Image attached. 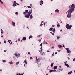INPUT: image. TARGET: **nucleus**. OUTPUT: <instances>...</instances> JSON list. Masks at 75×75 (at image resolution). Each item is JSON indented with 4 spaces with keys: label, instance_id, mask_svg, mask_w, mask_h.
Masks as SVG:
<instances>
[{
    "label": "nucleus",
    "instance_id": "nucleus-48",
    "mask_svg": "<svg viewBox=\"0 0 75 75\" xmlns=\"http://www.w3.org/2000/svg\"><path fill=\"white\" fill-rule=\"evenodd\" d=\"M69 49V48H66V50H68Z\"/></svg>",
    "mask_w": 75,
    "mask_h": 75
},
{
    "label": "nucleus",
    "instance_id": "nucleus-3",
    "mask_svg": "<svg viewBox=\"0 0 75 75\" xmlns=\"http://www.w3.org/2000/svg\"><path fill=\"white\" fill-rule=\"evenodd\" d=\"M66 28H67V29H69V30H70L71 28V26H70L68 24H67L66 25Z\"/></svg>",
    "mask_w": 75,
    "mask_h": 75
},
{
    "label": "nucleus",
    "instance_id": "nucleus-41",
    "mask_svg": "<svg viewBox=\"0 0 75 75\" xmlns=\"http://www.w3.org/2000/svg\"><path fill=\"white\" fill-rule=\"evenodd\" d=\"M41 47H42V43H41V44L40 45Z\"/></svg>",
    "mask_w": 75,
    "mask_h": 75
},
{
    "label": "nucleus",
    "instance_id": "nucleus-51",
    "mask_svg": "<svg viewBox=\"0 0 75 75\" xmlns=\"http://www.w3.org/2000/svg\"><path fill=\"white\" fill-rule=\"evenodd\" d=\"M41 35H39L38 37H40V36H41Z\"/></svg>",
    "mask_w": 75,
    "mask_h": 75
},
{
    "label": "nucleus",
    "instance_id": "nucleus-59",
    "mask_svg": "<svg viewBox=\"0 0 75 75\" xmlns=\"http://www.w3.org/2000/svg\"><path fill=\"white\" fill-rule=\"evenodd\" d=\"M24 67H25V64H24Z\"/></svg>",
    "mask_w": 75,
    "mask_h": 75
},
{
    "label": "nucleus",
    "instance_id": "nucleus-34",
    "mask_svg": "<svg viewBox=\"0 0 75 75\" xmlns=\"http://www.w3.org/2000/svg\"><path fill=\"white\" fill-rule=\"evenodd\" d=\"M19 62H20L19 61L18 62L16 63V65H18V64H19Z\"/></svg>",
    "mask_w": 75,
    "mask_h": 75
},
{
    "label": "nucleus",
    "instance_id": "nucleus-35",
    "mask_svg": "<svg viewBox=\"0 0 75 75\" xmlns=\"http://www.w3.org/2000/svg\"><path fill=\"white\" fill-rule=\"evenodd\" d=\"M43 25V24L41 23L40 25V26H41V27H42Z\"/></svg>",
    "mask_w": 75,
    "mask_h": 75
},
{
    "label": "nucleus",
    "instance_id": "nucleus-31",
    "mask_svg": "<svg viewBox=\"0 0 75 75\" xmlns=\"http://www.w3.org/2000/svg\"><path fill=\"white\" fill-rule=\"evenodd\" d=\"M27 7L28 8H31V7L30 6H28Z\"/></svg>",
    "mask_w": 75,
    "mask_h": 75
},
{
    "label": "nucleus",
    "instance_id": "nucleus-16",
    "mask_svg": "<svg viewBox=\"0 0 75 75\" xmlns=\"http://www.w3.org/2000/svg\"><path fill=\"white\" fill-rule=\"evenodd\" d=\"M26 54L27 55H30V52H28L26 53Z\"/></svg>",
    "mask_w": 75,
    "mask_h": 75
},
{
    "label": "nucleus",
    "instance_id": "nucleus-38",
    "mask_svg": "<svg viewBox=\"0 0 75 75\" xmlns=\"http://www.w3.org/2000/svg\"><path fill=\"white\" fill-rule=\"evenodd\" d=\"M41 55H42L43 54H44V52L43 53H41Z\"/></svg>",
    "mask_w": 75,
    "mask_h": 75
},
{
    "label": "nucleus",
    "instance_id": "nucleus-64",
    "mask_svg": "<svg viewBox=\"0 0 75 75\" xmlns=\"http://www.w3.org/2000/svg\"><path fill=\"white\" fill-rule=\"evenodd\" d=\"M48 73H47V74H46V75H48Z\"/></svg>",
    "mask_w": 75,
    "mask_h": 75
},
{
    "label": "nucleus",
    "instance_id": "nucleus-37",
    "mask_svg": "<svg viewBox=\"0 0 75 75\" xmlns=\"http://www.w3.org/2000/svg\"><path fill=\"white\" fill-rule=\"evenodd\" d=\"M54 55V53H53V54L52 55L51 57H53Z\"/></svg>",
    "mask_w": 75,
    "mask_h": 75
},
{
    "label": "nucleus",
    "instance_id": "nucleus-57",
    "mask_svg": "<svg viewBox=\"0 0 75 75\" xmlns=\"http://www.w3.org/2000/svg\"><path fill=\"white\" fill-rule=\"evenodd\" d=\"M4 52H6V51L5 50H4Z\"/></svg>",
    "mask_w": 75,
    "mask_h": 75
},
{
    "label": "nucleus",
    "instance_id": "nucleus-19",
    "mask_svg": "<svg viewBox=\"0 0 75 75\" xmlns=\"http://www.w3.org/2000/svg\"><path fill=\"white\" fill-rule=\"evenodd\" d=\"M72 71H71V72H69L68 73V75H70L71 74H72Z\"/></svg>",
    "mask_w": 75,
    "mask_h": 75
},
{
    "label": "nucleus",
    "instance_id": "nucleus-25",
    "mask_svg": "<svg viewBox=\"0 0 75 75\" xmlns=\"http://www.w3.org/2000/svg\"><path fill=\"white\" fill-rule=\"evenodd\" d=\"M32 37H33V36L32 35L30 36L29 37V39H30V38H32Z\"/></svg>",
    "mask_w": 75,
    "mask_h": 75
},
{
    "label": "nucleus",
    "instance_id": "nucleus-55",
    "mask_svg": "<svg viewBox=\"0 0 75 75\" xmlns=\"http://www.w3.org/2000/svg\"><path fill=\"white\" fill-rule=\"evenodd\" d=\"M54 48V47L53 46L52 47V48Z\"/></svg>",
    "mask_w": 75,
    "mask_h": 75
},
{
    "label": "nucleus",
    "instance_id": "nucleus-6",
    "mask_svg": "<svg viewBox=\"0 0 75 75\" xmlns=\"http://www.w3.org/2000/svg\"><path fill=\"white\" fill-rule=\"evenodd\" d=\"M28 12V10H26L25 11V12H23V14H26V13H27Z\"/></svg>",
    "mask_w": 75,
    "mask_h": 75
},
{
    "label": "nucleus",
    "instance_id": "nucleus-8",
    "mask_svg": "<svg viewBox=\"0 0 75 75\" xmlns=\"http://www.w3.org/2000/svg\"><path fill=\"white\" fill-rule=\"evenodd\" d=\"M43 44H48V43L47 42H46L45 41V40H44V41L43 42Z\"/></svg>",
    "mask_w": 75,
    "mask_h": 75
},
{
    "label": "nucleus",
    "instance_id": "nucleus-45",
    "mask_svg": "<svg viewBox=\"0 0 75 75\" xmlns=\"http://www.w3.org/2000/svg\"><path fill=\"white\" fill-rule=\"evenodd\" d=\"M30 59H33V57H31L30 58Z\"/></svg>",
    "mask_w": 75,
    "mask_h": 75
},
{
    "label": "nucleus",
    "instance_id": "nucleus-28",
    "mask_svg": "<svg viewBox=\"0 0 75 75\" xmlns=\"http://www.w3.org/2000/svg\"><path fill=\"white\" fill-rule=\"evenodd\" d=\"M59 70V72H60V71H59V70H60V69H57V70L56 71V72H58V71Z\"/></svg>",
    "mask_w": 75,
    "mask_h": 75
},
{
    "label": "nucleus",
    "instance_id": "nucleus-13",
    "mask_svg": "<svg viewBox=\"0 0 75 75\" xmlns=\"http://www.w3.org/2000/svg\"><path fill=\"white\" fill-rule=\"evenodd\" d=\"M53 29V28L51 27L50 28V29H49V30L50 31H52Z\"/></svg>",
    "mask_w": 75,
    "mask_h": 75
},
{
    "label": "nucleus",
    "instance_id": "nucleus-15",
    "mask_svg": "<svg viewBox=\"0 0 75 75\" xmlns=\"http://www.w3.org/2000/svg\"><path fill=\"white\" fill-rule=\"evenodd\" d=\"M64 64L65 66H66V67H69V65H68V64H67L65 63Z\"/></svg>",
    "mask_w": 75,
    "mask_h": 75
},
{
    "label": "nucleus",
    "instance_id": "nucleus-47",
    "mask_svg": "<svg viewBox=\"0 0 75 75\" xmlns=\"http://www.w3.org/2000/svg\"><path fill=\"white\" fill-rule=\"evenodd\" d=\"M55 27V25H53L52 27Z\"/></svg>",
    "mask_w": 75,
    "mask_h": 75
},
{
    "label": "nucleus",
    "instance_id": "nucleus-12",
    "mask_svg": "<svg viewBox=\"0 0 75 75\" xmlns=\"http://www.w3.org/2000/svg\"><path fill=\"white\" fill-rule=\"evenodd\" d=\"M58 46L59 48H61V47H62V46L61 45H58Z\"/></svg>",
    "mask_w": 75,
    "mask_h": 75
},
{
    "label": "nucleus",
    "instance_id": "nucleus-10",
    "mask_svg": "<svg viewBox=\"0 0 75 75\" xmlns=\"http://www.w3.org/2000/svg\"><path fill=\"white\" fill-rule=\"evenodd\" d=\"M12 25L14 27H15V23L14 22H12Z\"/></svg>",
    "mask_w": 75,
    "mask_h": 75
},
{
    "label": "nucleus",
    "instance_id": "nucleus-11",
    "mask_svg": "<svg viewBox=\"0 0 75 75\" xmlns=\"http://www.w3.org/2000/svg\"><path fill=\"white\" fill-rule=\"evenodd\" d=\"M55 12L57 13H59V11L58 9H56L55 10Z\"/></svg>",
    "mask_w": 75,
    "mask_h": 75
},
{
    "label": "nucleus",
    "instance_id": "nucleus-9",
    "mask_svg": "<svg viewBox=\"0 0 75 75\" xmlns=\"http://www.w3.org/2000/svg\"><path fill=\"white\" fill-rule=\"evenodd\" d=\"M57 67H58V66H55L54 67V70L56 69H57Z\"/></svg>",
    "mask_w": 75,
    "mask_h": 75
},
{
    "label": "nucleus",
    "instance_id": "nucleus-32",
    "mask_svg": "<svg viewBox=\"0 0 75 75\" xmlns=\"http://www.w3.org/2000/svg\"><path fill=\"white\" fill-rule=\"evenodd\" d=\"M54 64L53 63H52L51 64V67H53V65Z\"/></svg>",
    "mask_w": 75,
    "mask_h": 75
},
{
    "label": "nucleus",
    "instance_id": "nucleus-17",
    "mask_svg": "<svg viewBox=\"0 0 75 75\" xmlns=\"http://www.w3.org/2000/svg\"><path fill=\"white\" fill-rule=\"evenodd\" d=\"M23 40H26V38L24 37L22 39Z\"/></svg>",
    "mask_w": 75,
    "mask_h": 75
},
{
    "label": "nucleus",
    "instance_id": "nucleus-62",
    "mask_svg": "<svg viewBox=\"0 0 75 75\" xmlns=\"http://www.w3.org/2000/svg\"><path fill=\"white\" fill-rule=\"evenodd\" d=\"M60 31L61 32V31H62V29L60 30Z\"/></svg>",
    "mask_w": 75,
    "mask_h": 75
},
{
    "label": "nucleus",
    "instance_id": "nucleus-29",
    "mask_svg": "<svg viewBox=\"0 0 75 75\" xmlns=\"http://www.w3.org/2000/svg\"><path fill=\"white\" fill-rule=\"evenodd\" d=\"M1 34H3V29H1Z\"/></svg>",
    "mask_w": 75,
    "mask_h": 75
},
{
    "label": "nucleus",
    "instance_id": "nucleus-56",
    "mask_svg": "<svg viewBox=\"0 0 75 75\" xmlns=\"http://www.w3.org/2000/svg\"><path fill=\"white\" fill-rule=\"evenodd\" d=\"M44 25H45V22L43 24Z\"/></svg>",
    "mask_w": 75,
    "mask_h": 75
},
{
    "label": "nucleus",
    "instance_id": "nucleus-36",
    "mask_svg": "<svg viewBox=\"0 0 75 75\" xmlns=\"http://www.w3.org/2000/svg\"><path fill=\"white\" fill-rule=\"evenodd\" d=\"M2 61L3 62H6V61L4 60H3Z\"/></svg>",
    "mask_w": 75,
    "mask_h": 75
},
{
    "label": "nucleus",
    "instance_id": "nucleus-30",
    "mask_svg": "<svg viewBox=\"0 0 75 75\" xmlns=\"http://www.w3.org/2000/svg\"><path fill=\"white\" fill-rule=\"evenodd\" d=\"M59 38H60V37L59 36H58L57 37V39L58 40H59Z\"/></svg>",
    "mask_w": 75,
    "mask_h": 75
},
{
    "label": "nucleus",
    "instance_id": "nucleus-14",
    "mask_svg": "<svg viewBox=\"0 0 75 75\" xmlns=\"http://www.w3.org/2000/svg\"><path fill=\"white\" fill-rule=\"evenodd\" d=\"M30 19H32L33 18V16H32V15L31 14L30 16Z\"/></svg>",
    "mask_w": 75,
    "mask_h": 75
},
{
    "label": "nucleus",
    "instance_id": "nucleus-7",
    "mask_svg": "<svg viewBox=\"0 0 75 75\" xmlns=\"http://www.w3.org/2000/svg\"><path fill=\"white\" fill-rule=\"evenodd\" d=\"M40 5H42V4H43L44 3V2H43V1L41 0L40 1Z\"/></svg>",
    "mask_w": 75,
    "mask_h": 75
},
{
    "label": "nucleus",
    "instance_id": "nucleus-23",
    "mask_svg": "<svg viewBox=\"0 0 75 75\" xmlns=\"http://www.w3.org/2000/svg\"><path fill=\"white\" fill-rule=\"evenodd\" d=\"M9 64H13V62L12 61L10 62H9Z\"/></svg>",
    "mask_w": 75,
    "mask_h": 75
},
{
    "label": "nucleus",
    "instance_id": "nucleus-63",
    "mask_svg": "<svg viewBox=\"0 0 75 75\" xmlns=\"http://www.w3.org/2000/svg\"><path fill=\"white\" fill-rule=\"evenodd\" d=\"M18 41H20V39H18Z\"/></svg>",
    "mask_w": 75,
    "mask_h": 75
},
{
    "label": "nucleus",
    "instance_id": "nucleus-58",
    "mask_svg": "<svg viewBox=\"0 0 75 75\" xmlns=\"http://www.w3.org/2000/svg\"><path fill=\"white\" fill-rule=\"evenodd\" d=\"M20 75H23V74H20Z\"/></svg>",
    "mask_w": 75,
    "mask_h": 75
},
{
    "label": "nucleus",
    "instance_id": "nucleus-43",
    "mask_svg": "<svg viewBox=\"0 0 75 75\" xmlns=\"http://www.w3.org/2000/svg\"><path fill=\"white\" fill-rule=\"evenodd\" d=\"M56 70H54L53 71V72H56Z\"/></svg>",
    "mask_w": 75,
    "mask_h": 75
},
{
    "label": "nucleus",
    "instance_id": "nucleus-2",
    "mask_svg": "<svg viewBox=\"0 0 75 75\" xmlns=\"http://www.w3.org/2000/svg\"><path fill=\"white\" fill-rule=\"evenodd\" d=\"M32 13V9H31L29 11V12H28V14H24L25 15V16L26 18H29L30 17V16L31 15V14Z\"/></svg>",
    "mask_w": 75,
    "mask_h": 75
},
{
    "label": "nucleus",
    "instance_id": "nucleus-40",
    "mask_svg": "<svg viewBox=\"0 0 75 75\" xmlns=\"http://www.w3.org/2000/svg\"><path fill=\"white\" fill-rule=\"evenodd\" d=\"M4 43H5V44H6V41H4Z\"/></svg>",
    "mask_w": 75,
    "mask_h": 75
},
{
    "label": "nucleus",
    "instance_id": "nucleus-33",
    "mask_svg": "<svg viewBox=\"0 0 75 75\" xmlns=\"http://www.w3.org/2000/svg\"><path fill=\"white\" fill-rule=\"evenodd\" d=\"M15 14L16 15H18V13L17 12H16L15 13Z\"/></svg>",
    "mask_w": 75,
    "mask_h": 75
},
{
    "label": "nucleus",
    "instance_id": "nucleus-20",
    "mask_svg": "<svg viewBox=\"0 0 75 75\" xmlns=\"http://www.w3.org/2000/svg\"><path fill=\"white\" fill-rule=\"evenodd\" d=\"M71 52V51H70V50H67V53H70Z\"/></svg>",
    "mask_w": 75,
    "mask_h": 75
},
{
    "label": "nucleus",
    "instance_id": "nucleus-39",
    "mask_svg": "<svg viewBox=\"0 0 75 75\" xmlns=\"http://www.w3.org/2000/svg\"><path fill=\"white\" fill-rule=\"evenodd\" d=\"M0 2H1V4H3V2L1 1Z\"/></svg>",
    "mask_w": 75,
    "mask_h": 75
},
{
    "label": "nucleus",
    "instance_id": "nucleus-50",
    "mask_svg": "<svg viewBox=\"0 0 75 75\" xmlns=\"http://www.w3.org/2000/svg\"><path fill=\"white\" fill-rule=\"evenodd\" d=\"M20 75V73H19V74L17 73V75Z\"/></svg>",
    "mask_w": 75,
    "mask_h": 75
},
{
    "label": "nucleus",
    "instance_id": "nucleus-42",
    "mask_svg": "<svg viewBox=\"0 0 75 75\" xmlns=\"http://www.w3.org/2000/svg\"><path fill=\"white\" fill-rule=\"evenodd\" d=\"M38 41H39V42H41V39H39L38 40Z\"/></svg>",
    "mask_w": 75,
    "mask_h": 75
},
{
    "label": "nucleus",
    "instance_id": "nucleus-54",
    "mask_svg": "<svg viewBox=\"0 0 75 75\" xmlns=\"http://www.w3.org/2000/svg\"><path fill=\"white\" fill-rule=\"evenodd\" d=\"M63 47H64V48H65V46H64V45H63Z\"/></svg>",
    "mask_w": 75,
    "mask_h": 75
},
{
    "label": "nucleus",
    "instance_id": "nucleus-21",
    "mask_svg": "<svg viewBox=\"0 0 75 75\" xmlns=\"http://www.w3.org/2000/svg\"><path fill=\"white\" fill-rule=\"evenodd\" d=\"M8 42H9V43H10V44H11H11H12V42H11V43H10V42H11V40H8Z\"/></svg>",
    "mask_w": 75,
    "mask_h": 75
},
{
    "label": "nucleus",
    "instance_id": "nucleus-24",
    "mask_svg": "<svg viewBox=\"0 0 75 75\" xmlns=\"http://www.w3.org/2000/svg\"><path fill=\"white\" fill-rule=\"evenodd\" d=\"M39 61H40V59L39 58H38L37 61L36 62V63L39 62Z\"/></svg>",
    "mask_w": 75,
    "mask_h": 75
},
{
    "label": "nucleus",
    "instance_id": "nucleus-60",
    "mask_svg": "<svg viewBox=\"0 0 75 75\" xmlns=\"http://www.w3.org/2000/svg\"><path fill=\"white\" fill-rule=\"evenodd\" d=\"M1 71H2V70H0V72H1Z\"/></svg>",
    "mask_w": 75,
    "mask_h": 75
},
{
    "label": "nucleus",
    "instance_id": "nucleus-52",
    "mask_svg": "<svg viewBox=\"0 0 75 75\" xmlns=\"http://www.w3.org/2000/svg\"><path fill=\"white\" fill-rule=\"evenodd\" d=\"M55 54H57V52H56L55 53Z\"/></svg>",
    "mask_w": 75,
    "mask_h": 75
},
{
    "label": "nucleus",
    "instance_id": "nucleus-5",
    "mask_svg": "<svg viewBox=\"0 0 75 75\" xmlns=\"http://www.w3.org/2000/svg\"><path fill=\"white\" fill-rule=\"evenodd\" d=\"M14 55L15 56H16L18 58L20 56V54H17L16 53H15Z\"/></svg>",
    "mask_w": 75,
    "mask_h": 75
},
{
    "label": "nucleus",
    "instance_id": "nucleus-22",
    "mask_svg": "<svg viewBox=\"0 0 75 75\" xmlns=\"http://www.w3.org/2000/svg\"><path fill=\"white\" fill-rule=\"evenodd\" d=\"M53 33H54V32H55V28H54L53 30H52Z\"/></svg>",
    "mask_w": 75,
    "mask_h": 75
},
{
    "label": "nucleus",
    "instance_id": "nucleus-27",
    "mask_svg": "<svg viewBox=\"0 0 75 75\" xmlns=\"http://www.w3.org/2000/svg\"><path fill=\"white\" fill-rule=\"evenodd\" d=\"M57 26L58 27H59H59H60V25H59V24H58L57 25Z\"/></svg>",
    "mask_w": 75,
    "mask_h": 75
},
{
    "label": "nucleus",
    "instance_id": "nucleus-4",
    "mask_svg": "<svg viewBox=\"0 0 75 75\" xmlns=\"http://www.w3.org/2000/svg\"><path fill=\"white\" fill-rule=\"evenodd\" d=\"M17 4V3L16 2V1H14V4H13V7H16V6Z\"/></svg>",
    "mask_w": 75,
    "mask_h": 75
},
{
    "label": "nucleus",
    "instance_id": "nucleus-1",
    "mask_svg": "<svg viewBox=\"0 0 75 75\" xmlns=\"http://www.w3.org/2000/svg\"><path fill=\"white\" fill-rule=\"evenodd\" d=\"M70 9L67 12V13H68L67 17L68 18H70L71 17V14H72V12L75 9V5L74 4H72L71 7H69Z\"/></svg>",
    "mask_w": 75,
    "mask_h": 75
},
{
    "label": "nucleus",
    "instance_id": "nucleus-61",
    "mask_svg": "<svg viewBox=\"0 0 75 75\" xmlns=\"http://www.w3.org/2000/svg\"><path fill=\"white\" fill-rule=\"evenodd\" d=\"M27 28L28 29H29V28H28V27H27Z\"/></svg>",
    "mask_w": 75,
    "mask_h": 75
},
{
    "label": "nucleus",
    "instance_id": "nucleus-44",
    "mask_svg": "<svg viewBox=\"0 0 75 75\" xmlns=\"http://www.w3.org/2000/svg\"><path fill=\"white\" fill-rule=\"evenodd\" d=\"M40 49H41V51L42 50V47H41Z\"/></svg>",
    "mask_w": 75,
    "mask_h": 75
},
{
    "label": "nucleus",
    "instance_id": "nucleus-53",
    "mask_svg": "<svg viewBox=\"0 0 75 75\" xmlns=\"http://www.w3.org/2000/svg\"><path fill=\"white\" fill-rule=\"evenodd\" d=\"M52 34L53 35H54V33H52Z\"/></svg>",
    "mask_w": 75,
    "mask_h": 75
},
{
    "label": "nucleus",
    "instance_id": "nucleus-26",
    "mask_svg": "<svg viewBox=\"0 0 75 75\" xmlns=\"http://www.w3.org/2000/svg\"><path fill=\"white\" fill-rule=\"evenodd\" d=\"M51 73V72H53V70H50L49 71Z\"/></svg>",
    "mask_w": 75,
    "mask_h": 75
},
{
    "label": "nucleus",
    "instance_id": "nucleus-46",
    "mask_svg": "<svg viewBox=\"0 0 75 75\" xmlns=\"http://www.w3.org/2000/svg\"><path fill=\"white\" fill-rule=\"evenodd\" d=\"M57 51H59V52H60V51H61V50H57Z\"/></svg>",
    "mask_w": 75,
    "mask_h": 75
},
{
    "label": "nucleus",
    "instance_id": "nucleus-18",
    "mask_svg": "<svg viewBox=\"0 0 75 75\" xmlns=\"http://www.w3.org/2000/svg\"><path fill=\"white\" fill-rule=\"evenodd\" d=\"M24 62L25 64H27V60H25Z\"/></svg>",
    "mask_w": 75,
    "mask_h": 75
},
{
    "label": "nucleus",
    "instance_id": "nucleus-49",
    "mask_svg": "<svg viewBox=\"0 0 75 75\" xmlns=\"http://www.w3.org/2000/svg\"><path fill=\"white\" fill-rule=\"evenodd\" d=\"M73 61H75V58H74L73 59Z\"/></svg>",
    "mask_w": 75,
    "mask_h": 75
}]
</instances>
